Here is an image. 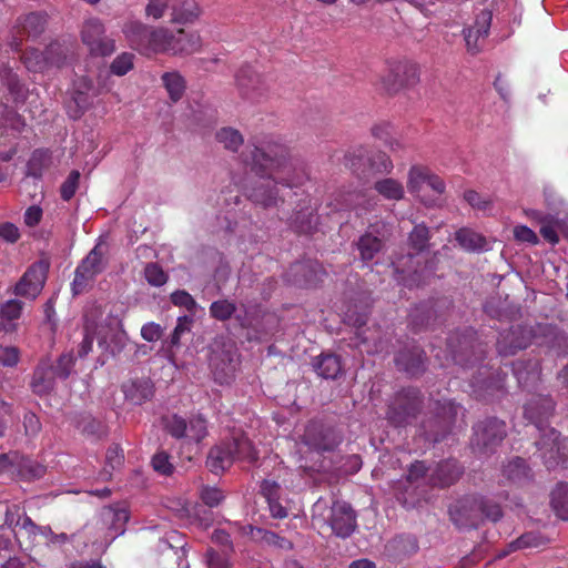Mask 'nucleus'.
Masks as SVG:
<instances>
[{"instance_id": "1", "label": "nucleus", "mask_w": 568, "mask_h": 568, "mask_svg": "<svg viewBox=\"0 0 568 568\" xmlns=\"http://www.w3.org/2000/svg\"><path fill=\"white\" fill-rule=\"evenodd\" d=\"M241 160L264 179L250 192V199L264 209L278 207L284 203L278 184L291 190L310 179L306 163L294 158L290 146L273 135L252 138L241 153Z\"/></svg>"}, {"instance_id": "2", "label": "nucleus", "mask_w": 568, "mask_h": 568, "mask_svg": "<svg viewBox=\"0 0 568 568\" xmlns=\"http://www.w3.org/2000/svg\"><path fill=\"white\" fill-rule=\"evenodd\" d=\"M447 348L453 361L462 367L478 366L470 381L474 396L479 400L489 402L505 393L507 375L500 368L491 369L480 364L486 354V347L478 342L477 333L471 327L456 331L447 338Z\"/></svg>"}, {"instance_id": "3", "label": "nucleus", "mask_w": 568, "mask_h": 568, "mask_svg": "<svg viewBox=\"0 0 568 568\" xmlns=\"http://www.w3.org/2000/svg\"><path fill=\"white\" fill-rule=\"evenodd\" d=\"M556 403L549 395H532L524 406V416L527 420L542 432L540 440L536 443L538 450L548 452L550 457L547 458L546 453H542L547 468L554 467L557 462L555 454L559 452V436L560 434L555 428L546 427L549 418L555 412Z\"/></svg>"}, {"instance_id": "4", "label": "nucleus", "mask_w": 568, "mask_h": 568, "mask_svg": "<svg viewBox=\"0 0 568 568\" xmlns=\"http://www.w3.org/2000/svg\"><path fill=\"white\" fill-rule=\"evenodd\" d=\"M449 517L459 529L477 528L484 520L493 523L503 517V509L495 500L481 495H467L449 507Z\"/></svg>"}, {"instance_id": "5", "label": "nucleus", "mask_w": 568, "mask_h": 568, "mask_svg": "<svg viewBox=\"0 0 568 568\" xmlns=\"http://www.w3.org/2000/svg\"><path fill=\"white\" fill-rule=\"evenodd\" d=\"M257 458L258 455L252 442L244 434H234L210 449L206 467L217 475L230 468L234 462L253 464Z\"/></svg>"}, {"instance_id": "6", "label": "nucleus", "mask_w": 568, "mask_h": 568, "mask_svg": "<svg viewBox=\"0 0 568 568\" xmlns=\"http://www.w3.org/2000/svg\"><path fill=\"white\" fill-rule=\"evenodd\" d=\"M369 306L365 305L357 310V307H349L345 313V322L356 327L354 343L357 348L367 354L388 353L389 337L383 333L379 325L365 327L369 317Z\"/></svg>"}, {"instance_id": "7", "label": "nucleus", "mask_w": 568, "mask_h": 568, "mask_svg": "<svg viewBox=\"0 0 568 568\" xmlns=\"http://www.w3.org/2000/svg\"><path fill=\"white\" fill-rule=\"evenodd\" d=\"M422 408V392L416 387H404L389 399L386 419L396 428L406 427L417 418Z\"/></svg>"}, {"instance_id": "8", "label": "nucleus", "mask_w": 568, "mask_h": 568, "mask_svg": "<svg viewBox=\"0 0 568 568\" xmlns=\"http://www.w3.org/2000/svg\"><path fill=\"white\" fill-rule=\"evenodd\" d=\"M122 32L131 49L151 57L160 54L164 27H152L136 19L124 22Z\"/></svg>"}, {"instance_id": "9", "label": "nucleus", "mask_w": 568, "mask_h": 568, "mask_svg": "<svg viewBox=\"0 0 568 568\" xmlns=\"http://www.w3.org/2000/svg\"><path fill=\"white\" fill-rule=\"evenodd\" d=\"M507 437V424L505 420L490 416L478 420L473 426L470 445L476 454L490 456Z\"/></svg>"}, {"instance_id": "10", "label": "nucleus", "mask_w": 568, "mask_h": 568, "mask_svg": "<svg viewBox=\"0 0 568 568\" xmlns=\"http://www.w3.org/2000/svg\"><path fill=\"white\" fill-rule=\"evenodd\" d=\"M387 72L381 79L383 90L388 94L415 87L419 82V67L405 57L386 61Z\"/></svg>"}, {"instance_id": "11", "label": "nucleus", "mask_w": 568, "mask_h": 568, "mask_svg": "<svg viewBox=\"0 0 568 568\" xmlns=\"http://www.w3.org/2000/svg\"><path fill=\"white\" fill-rule=\"evenodd\" d=\"M239 352L232 339L215 343L210 357V366L215 382L229 384L235 375L239 365Z\"/></svg>"}, {"instance_id": "12", "label": "nucleus", "mask_w": 568, "mask_h": 568, "mask_svg": "<svg viewBox=\"0 0 568 568\" xmlns=\"http://www.w3.org/2000/svg\"><path fill=\"white\" fill-rule=\"evenodd\" d=\"M105 253V246L98 243L77 266L71 285L73 295L83 293L92 284L97 275L104 271L106 266Z\"/></svg>"}, {"instance_id": "13", "label": "nucleus", "mask_w": 568, "mask_h": 568, "mask_svg": "<svg viewBox=\"0 0 568 568\" xmlns=\"http://www.w3.org/2000/svg\"><path fill=\"white\" fill-rule=\"evenodd\" d=\"M343 442V436L332 426L312 420L305 427L302 443L316 453L334 452Z\"/></svg>"}, {"instance_id": "14", "label": "nucleus", "mask_w": 568, "mask_h": 568, "mask_svg": "<svg viewBox=\"0 0 568 568\" xmlns=\"http://www.w3.org/2000/svg\"><path fill=\"white\" fill-rule=\"evenodd\" d=\"M81 40L92 55L108 57L115 51L114 40L105 37L104 24L95 17L84 20L81 28Z\"/></svg>"}, {"instance_id": "15", "label": "nucleus", "mask_w": 568, "mask_h": 568, "mask_svg": "<svg viewBox=\"0 0 568 568\" xmlns=\"http://www.w3.org/2000/svg\"><path fill=\"white\" fill-rule=\"evenodd\" d=\"M160 54L189 55L200 51L202 40L197 32L180 28L175 31L164 27Z\"/></svg>"}, {"instance_id": "16", "label": "nucleus", "mask_w": 568, "mask_h": 568, "mask_svg": "<svg viewBox=\"0 0 568 568\" xmlns=\"http://www.w3.org/2000/svg\"><path fill=\"white\" fill-rule=\"evenodd\" d=\"M47 22V14L42 12H30L18 17L9 47L13 51H20L26 38L37 39L44 32Z\"/></svg>"}, {"instance_id": "17", "label": "nucleus", "mask_w": 568, "mask_h": 568, "mask_svg": "<svg viewBox=\"0 0 568 568\" xmlns=\"http://www.w3.org/2000/svg\"><path fill=\"white\" fill-rule=\"evenodd\" d=\"M48 273V265L44 262L33 263L27 268L21 278L14 285L13 293L27 300H36L43 290Z\"/></svg>"}, {"instance_id": "18", "label": "nucleus", "mask_w": 568, "mask_h": 568, "mask_svg": "<svg viewBox=\"0 0 568 568\" xmlns=\"http://www.w3.org/2000/svg\"><path fill=\"white\" fill-rule=\"evenodd\" d=\"M535 332L526 325H515L503 332L497 341V352L500 356H513L526 349L532 342Z\"/></svg>"}, {"instance_id": "19", "label": "nucleus", "mask_w": 568, "mask_h": 568, "mask_svg": "<svg viewBox=\"0 0 568 568\" xmlns=\"http://www.w3.org/2000/svg\"><path fill=\"white\" fill-rule=\"evenodd\" d=\"M491 21V10L483 9L479 13H477L474 24L464 29L463 33L466 48L470 54L475 55L483 50L485 40L489 34Z\"/></svg>"}, {"instance_id": "20", "label": "nucleus", "mask_w": 568, "mask_h": 568, "mask_svg": "<svg viewBox=\"0 0 568 568\" xmlns=\"http://www.w3.org/2000/svg\"><path fill=\"white\" fill-rule=\"evenodd\" d=\"M394 362L398 371L410 377H417L426 371L427 357L423 348L413 344L400 349Z\"/></svg>"}, {"instance_id": "21", "label": "nucleus", "mask_w": 568, "mask_h": 568, "mask_svg": "<svg viewBox=\"0 0 568 568\" xmlns=\"http://www.w3.org/2000/svg\"><path fill=\"white\" fill-rule=\"evenodd\" d=\"M428 470L424 462L416 460L408 469L404 481H399L395 487L396 498L405 507L414 506L416 483L423 479Z\"/></svg>"}, {"instance_id": "22", "label": "nucleus", "mask_w": 568, "mask_h": 568, "mask_svg": "<svg viewBox=\"0 0 568 568\" xmlns=\"http://www.w3.org/2000/svg\"><path fill=\"white\" fill-rule=\"evenodd\" d=\"M329 525L337 537H349L357 526L356 515L351 505L345 501H335L331 508Z\"/></svg>"}, {"instance_id": "23", "label": "nucleus", "mask_w": 568, "mask_h": 568, "mask_svg": "<svg viewBox=\"0 0 568 568\" xmlns=\"http://www.w3.org/2000/svg\"><path fill=\"white\" fill-rule=\"evenodd\" d=\"M235 83L240 94L247 100L257 101L265 92L261 77L250 65L239 69Z\"/></svg>"}, {"instance_id": "24", "label": "nucleus", "mask_w": 568, "mask_h": 568, "mask_svg": "<svg viewBox=\"0 0 568 568\" xmlns=\"http://www.w3.org/2000/svg\"><path fill=\"white\" fill-rule=\"evenodd\" d=\"M316 209L308 196L303 199L292 216L287 219L290 227L297 234H311L317 225Z\"/></svg>"}, {"instance_id": "25", "label": "nucleus", "mask_w": 568, "mask_h": 568, "mask_svg": "<svg viewBox=\"0 0 568 568\" xmlns=\"http://www.w3.org/2000/svg\"><path fill=\"white\" fill-rule=\"evenodd\" d=\"M336 207L338 210H353L359 216L373 207V199L363 190L339 191L335 196Z\"/></svg>"}, {"instance_id": "26", "label": "nucleus", "mask_w": 568, "mask_h": 568, "mask_svg": "<svg viewBox=\"0 0 568 568\" xmlns=\"http://www.w3.org/2000/svg\"><path fill=\"white\" fill-rule=\"evenodd\" d=\"M464 468L458 460L449 458L437 464L430 475V483L438 487H449L454 485L463 475Z\"/></svg>"}, {"instance_id": "27", "label": "nucleus", "mask_w": 568, "mask_h": 568, "mask_svg": "<svg viewBox=\"0 0 568 568\" xmlns=\"http://www.w3.org/2000/svg\"><path fill=\"white\" fill-rule=\"evenodd\" d=\"M124 398L133 405H141L154 395V385L150 378H134L122 384Z\"/></svg>"}, {"instance_id": "28", "label": "nucleus", "mask_w": 568, "mask_h": 568, "mask_svg": "<svg viewBox=\"0 0 568 568\" xmlns=\"http://www.w3.org/2000/svg\"><path fill=\"white\" fill-rule=\"evenodd\" d=\"M291 272L295 275L293 280L294 284L305 286L316 285L318 282L323 281V276L325 275L322 265L313 261L295 263L292 265Z\"/></svg>"}, {"instance_id": "29", "label": "nucleus", "mask_w": 568, "mask_h": 568, "mask_svg": "<svg viewBox=\"0 0 568 568\" xmlns=\"http://www.w3.org/2000/svg\"><path fill=\"white\" fill-rule=\"evenodd\" d=\"M460 406L454 400L445 399L444 402L436 403V410L440 423V432L429 435L434 442L442 440L450 430L452 425L455 423L458 409Z\"/></svg>"}, {"instance_id": "30", "label": "nucleus", "mask_w": 568, "mask_h": 568, "mask_svg": "<svg viewBox=\"0 0 568 568\" xmlns=\"http://www.w3.org/2000/svg\"><path fill=\"white\" fill-rule=\"evenodd\" d=\"M13 477L23 481H33L42 478L47 473V467L29 457L17 453Z\"/></svg>"}, {"instance_id": "31", "label": "nucleus", "mask_w": 568, "mask_h": 568, "mask_svg": "<svg viewBox=\"0 0 568 568\" xmlns=\"http://www.w3.org/2000/svg\"><path fill=\"white\" fill-rule=\"evenodd\" d=\"M200 16V8L195 0H172L171 23H193Z\"/></svg>"}, {"instance_id": "32", "label": "nucleus", "mask_w": 568, "mask_h": 568, "mask_svg": "<svg viewBox=\"0 0 568 568\" xmlns=\"http://www.w3.org/2000/svg\"><path fill=\"white\" fill-rule=\"evenodd\" d=\"M503 475L513 484L524 486L532 480V471L521 457L510 459L503 468Z\"/></svg>"}, {"instance_id": "33", "label": "nucleus", "mask_w": 568, "mask_h": 568, "mask_svg": "<svg viewBox=\"0 0 568 568\" xmlns=\"http://www.w3.org/2000/svg\"><path fill=\"white\" fill-rule=\"evenodd\" d=\"M55 375L48 364H39L33 371L30 387L39 396L49 394L54 387Z\"/></svg>"}, {"instance_id": "34", "label": "nucleus", "mask_w": 568, "mask_h": 568, "mask_svg": "<svg viewBox=\"0 0 568 568\" xmlns=\"http://www.w3.org/2000/svg\"><path fill=\"white\" fill-rule=\"evenodd\" d=\"M0 80L2 84L8 89L13 102H23L27 98L28 89L21 81L19 75L13 72L12 68L8 64H3L0 68Z\"/></svg>"}, {"instance_id": "35", "label": "nucleus", "mask_w": 568, "mask_h": 568, "mask_svg": "<svg viewBox=\"0 0 568 568\" xmlns=\"http://www.w3.org/2000/svg\"><path fill=\"white\" fill-rule=\"evenodd\" d=\"M314 371L325 379H336L342 373V362L335 354H321L313 362Z\"/></svg>"}, {"instance_id": "36", "label": "nucleus", "mask_w": 568, "mask_h": 568, "mask_svg": "<svg viewBox=\"0 0 568 568\" xmlns=\"http://www.w3.org/2000/svg\"><path fill=\"white\" fill-rule=\"evenodd\" d=\"M550 539L544 536L539 531H529L526 534H523L520 537H518L516 540H513L510 544L507 545V548L498 555L499 558L506 557L508 554L518 550V549H526V548H541L549 544Z\"/></svg>"}, {"instance_id": "37", "label": "nucleus", "mask_w": 568, "mask_h": 568, "mask_svg": "<svg viewBox=\"0 0 568 568\" xmlns=\"http://www.w3.org/2000/svg\"><path fill=\"white\" fill-rule=\"evenodd\" d=\"M374 190L387 201L398 202L405 197L403 183L393 178H384L375 181Z\"/></svg>"}, {"instance_id": "38", "label": "nucleus", "mask_w": 568, "mask_h": 568, "mask_svg": "<svg viewBox=\"0 0 568 568\" xmlns=\"http://www.w3.org/2000/svg\"><path fill=\"white\" fill-rule=\"evenodd\" d=\"M361 260L364 263H369L383 250L384 243L382 239L372 233H364L356 242Z\"/></svg>"}, {"instance_id": "39", "label": "nucleus", "mask_w": 568, "mask_h": 568, "mask_svg": "<svg viewBox=\"0 0 568 568\" xmlns=\"http://www.w3.org/2000/svg\"><path fill=\"white\" fill-rule=\"evenodd\" d=\"M538 331L548 338V346L556 352L558 356L568 355V335L551 325H538Z\"/></svg>"}, {"instance_id": "40", "label": "nucleus", "mask_w": 568, "mask_h": 568, "mask_svg": "<svg viewBox=\"0 0 568 568\" xmlns=\"http://www.w3.org/2000/svg\"><path fill=\"white\" fill-rule=\"evenodd\" d=\"M215 140L226 151L232 153H237L244 143L243 134L232 126H223L219 129L215 133Z\"/></svg>"}, {"instance_id": "41", "label": "nucleus", "mask_w": 568, "mask_h": 568, "mask_svg": "<svg viewBox=\"0 0 568 568\" xmlns=\"http://www.w3.org/2000/svg\"><path fill=\"white\" fill-rule=\"evenodd\" d=\"M386 548L394 556H409L418 550V542L414 536L400 535L389 540Z\"/></svg>"}, {"instance_id": "42", "label": "nucleus", "mask_w": 568, "mask_h": 568, "mask_svg": "<svg viewBox=\"0 0 568 568\" xmlns=\"http://www.w3.org/2000/svg\"><path fill=\"white\" fill-rule=\"evenodd\" d=\"M51 163V154L48 150L37 149L32 152L27 163V174L33 178H41Z\"/></svg>"}, {"instance_id": "43", "label": "nucleus", "mask_w": 568, "mask_h": 568, "mask_svg": "<svg viewBox=\"0 0 568 568\" xmlns=\"http://www.w3.org/2000/svg\"><path fill=\"white\" fill-rule=\"evenodd\" d=\"M550 505L557 517L568 520V484L559 483L551 491Z\"/></svg>"}, {"instance_id": "44", "label": "nucleus", "mask_w": 568, "mask_h": 568, "mask_svg": "<svg viewBox=\"0 0 568 568\" xmlns=\"http://www.w3.org/2000/svg\"><path fill=\"white\" fill-rule=\"evenodd\" d=\"M455 239L464 250L469 252L479 251L486 246V239L470 229L458 230Z\"/></svg>"}, {"instance_id": "45", "label": "nucleus", "mask_w": 568, "mask_h": 568, "mask_svg": "<svg viewBox=\"0 0 568 568\" xmlns=\"http://www.w3.org/2000/svg\"><path fill=\"white\" fill-rule=\"evenodd\" d=\"M430 231L425 223L416 224L408 234V246L417 254L426 251L429 246Z\"/></svg>"}, {"instance_id": "46", "label": "nucleus", "mask_w": 568, "mask_h": 568, "mask_svg": "<svg viewBox=\"0 0 568 568\" xmlns=\"http://www.w3.org/2000/svg\"><path fill=\"white\" fill-rule=\"evenodd\" d=\"M433 172L428 166L415 164L409 168L407 175V189L412 194L419 195L423 184L427 183Z\"/></svg>"}, {"instance_id": "47", "label": "nucleus", "mask_w": 568, "mask_h": 568, "mask_svg": "<svg viewBox=\"0 0 568 568\" xmlns=\"http://www.w3.org/2000/svg\"><path fill=\"white\" fill-rule=\"evenodd\" d=\"M162 82L173 102H178L183 97L185 80L178 71L163 73Z\"/></svg>"}, {"instance_id": "48", "label": "nucleus", "mask_w": 568, "mask_h": 568, "mask_svg": "<svg viewBox=\"0 0 568 568\" xmlns=\"http://www.w3.org/2000/svg\"><path fill=\"white\" fill-rule=\"evenodd\" d=\"M21 62L31 72H43L49 69L45 50L36 48L27 49L21 55Z\"/></svg>"}, {"instance_id": "49", "label": "nucleus", "mask_w": 568, "mask_h": 568, "mask_svg": "<svg viewBox=\"0 0 568 568\" xmlns=\"http://www.w3.org/2000/svg\"><path fill=\"white\" fill-rule=\"evenodd\" d=\"M236 304L227 298H221L211 303L210 316L219 322H226L236 313Z\"/></svg>"}, {"instance_id": "50", "label": "nucleus", "mask_w": 568, "mask_h": 568, "mask_svg": "<svg viewBox=\"0 0 568 568\" xmlns=\"http://www.w3.org/2000/svg\"><path fill=\"white\" fill-rule=\"evenodd\" d=\"M124 464L123 449L118 444H112L105 454V466L102 471V476L105 479H110L112 470L119 469Z\"/></svg>"}, {"instance_id": "51", "label": "nucleus", "mask_w": 568, "mask_h": 568, "mask_svg": "<svg viewBox=\"0 0 568 568\" xmlns=\"http://www.w3.org/2000/svg\"><path fill=\"white\" fill-rule=\"evenodd\" d=\"M104 516L110 521V529L114 531L115 536L122 535L125 530V525L130 519L129 510L125 508L109 507Z\"/></svg>"}, {"instance_id": "52", "label": "nucleus", "mask_w": 568, "mask_h": 568, "mask_svg": "<svg viewBox=\"0 0 568 568\" xmlns=\"http://www.w3.org/2000/svg\"><path fill=\"white\" fill-rule=\"evenodd\" d=\"M68 48L59 41H53L45 48L48 67L61 68L65 64L68 58Z\"/></svg>"}, {"instance_id": "53", "label": "nucleus", "mask_w": 568, "mask_h": 568, "mask_svg": "<svg viewBox=\"0 0 568 568\" xmlns=\"http://www.w3.org/2000/svg\"><path fill=\"white\" fill-rule=\"evenodd\" d=\"M252 531L253 537L256 540L262 541L268 546H275L282 549H292L293 547L292 542L288 539L281 537L271 530L264 528H255Z\"/></svg>"}, {"instance_id": "54", "label": "nucleus", "mask_w": 568, "mask_h": 568, "mask_svg": "<svg viewBox=\"0 0 568 568\" xmlns=\"http://www.w3.org/2000/svg\"><path fill=\"white\" fill-rule=\"evenodd\" d=\"M534 216L537 217L541 223L539 232L544 240L550 243L551 245H556L559 242V235L556 230L558 221H556L550 215L541 216L537 212H534Z\"/></svg>"}, {"instance_id": "55", "label": "nucleus", "mask_w": 568, "mask_h": 568, "mask_svg": "<svg viewBox=\"0 0 568 568\" xmlns=\"http://www.w3.org/2000/svg\"><path fill=\"white\" fill-rule=\"evenodd\" d=\"M164 429L174 438L180 439L185 437L187 430L186 420L178 415L163 417Z\"/></svg>"}, {"instance_id": "56", "label": "nucleus", "mask_w": 568, "mask_h": 568, "mask_svg": "<svg viewBox=\"0 0 568 568\" xmlns=\"http://www.w3.org/2000/svg\"><path fill=\"white\" fill-rule=\"evenodd\" d=\"M367 160L371 169L375 173L389 174L394 169L393 161L385 152L378 151L372 154Z\"/></svg>"}, {"instance_id": "57", "label": "nucleus", "mask_w": 568, "mask_h": 568, "mask_svg": "<svg viewBox=\"0 0 568 568\" xmlns=\"http://www.w3.org/2000/svg\"><path fill=\"white\" fill-rule=\"evenodd\" d=\"M81 174L78 170H72L60 186V196L69 202L77 193L80 184Z\"/></svg>"}, {"instance_id": "58", "label": "nucleus", "mask_w": 568, "mask_h": 568, "mask_svg": "<svg viewBox=\"0 0 568 568\" xmlns=\"http://www.w3.org/2000/svg\"><path fill=\"white\" fill-rule=\"evenodd\" d=\"M207 435L206 420L202 416H195L187 423L185 437L200 443Z\"/></svg>"}, {"instance_id": "59", "label": "nucleus", "mask_w": 568, "mask_h": 568, "mask_svg": "<svg viewBox=\"0 0 568 568\" xmlns=\"http://www.w3.org/2000/svg\"><path fill=\"white\" fill-rule=\"evenodd\" d=\"M134 54L130 52H123L119 54L111 63V73L122 77L133 69Z\"/></svg>"}, {"instance_id": "60", "label": "nucleus", "mask_w": 568, "mask_h": 568, "mask_svg": "<svg viewBox=\"0 0 568 568\" xmlns=\"http://www.w3.org/2000/svg\"><path fill=\"white\" fill-rule=\"evenodd\" d=\"M171 2L172 0H149L144 10L145 18L154 21L162 19L171 10Z\"/></svg>"}, {"instance_id": "61", "label": "nucleus", "mask_w": 568, "mask_h": 568, "mask_svg": "<svg viewBox=\"0 0 568 568\" xmlns=\"http://www.w3.org/2000/svg\"><path fill=\"white\" fill-rule=\"evenodd\" d=\"M21 529L27 534L28 538L34 542L36 538L41 535L48 537L52 534L51 528L48 526H38L29 516H24L21 521Z\"/></svg>"}, {"instance_id": "62", "label": "nucleus", "mask_w": 568, "mask_h": 568, "mask_svg": "<svg viewBox=\"0 0 568 568\" xmlns=\"http://www.w3.org/2000/svg\"><path fill=\"white\" fill-rule=\"evenodd\" d=\"M144 275L148 283L152 286H162L168 282V274L158 263H149L144 268Z\"/></svg>"}, {"instance_id": "63", "label": "nucleus", "mask_w": 568, "mask_h": 568, "mask_svg": "<svg viewBox=\"0 0 568 568\" xmlns=\"http://www.w3.org/2000/svg\"><path fill=\"white\" fill-rule=\"evenodd\" d=\"M200 498L204 505L210 508L217 507L225 498L224 493L213 486H203L200 491Z\"/></svg>"}, {"instance_id": "64", "label": "nucleus", "mask_w": 568, "mask_h": 568, "mask_svg": "<svg viewBox=\"0 0 568 568\" xmlns=\"http://www.w3.org/2000/svg\"><path fill=\"white\" fill-rule=\"evenodd\" d=\"M231 551H217L213 548L206 551V562L209 568H230L231 564L229 560V554Z\"/></svg>"}]
</instances>
